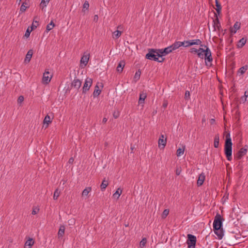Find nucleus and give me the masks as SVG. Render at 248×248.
<instances>
[{
	"label": "nucleus",
	"instance_id": "15",
	"mask_svg": "<svg viewBox=\"0 0 248 248\" xmlns=\"http://www.w3.org/2000/svg\"><path fill=\"white\" fill-rule=\"evenodd\" d=\"M32 54H33L32 50H31V49L29 50L26 55V57H25V59L24 60L25 62L28 63L31 61V59L32 57Z\"/></svg>",
	"mask_w": 248,
	"mask_h": 248
},
{
	"label": "nucleus",
	"instance_id": "61",
	"mask_svg": "<svg viewBox=\"0 0 248 248\" xmlns=\"http://www.w3.org/2000/svg\"><path fill=\"white\" fill-rule=\"evenodd\" d=\"M216 39H217L216 37L215 36H214L213 38V41H214L215 42Z\"/></svg>",
	"mask_w": 248,
	"mask_h": 248
},
{
	"label": "nucleus",
	"instance_id": "10",
	"mask_svg": "<svg viewBox=\"0 0 248 248\" xmlns=\"http://www.w3.org/2000/svg\"><path fill=\"white\" fill-rule=\"evenodd\" d=\"M172 49L171 46L166 47L164 49H159V52L161 54L162 57L166 56L169 53L171 52L172 51Z\"/></svg>",
	"mask_w": 248,
	"mask_h": 248
},
{
	"label": "nucleus",
	"instance_id": "26",
	"mask_svg": "<svg viewBox=\"0 0 248 248\" xmlns=\"http://www.w3.org/2000/svg\"><path fill=\"white\" fill-rule=\"evenodd\" d=\"M122 193V189L118 188L116 192L113 194V197L118 199L121 194Z\"/></svg>",
	"mask_w": 248,
	"mask_h": 248
},
{
	"label": "nucleus",
	"instance_id": "14",
	"mask_svg": "<svg viewBox=\"0 0 248 248\" xmlns=\"http://www.w3.org/2000/svg\"><path fill=\"white\" fill-rule=\"evenodd\" d=\"M205 175L203 173H202L201 174L199 175L198 179L197 180V184L198 186H202L204 180H205Z\"/></svg>",
	"mask_w": 248,
	"mask_h": 248
},
{
	"label": "nucleus",
	"instance_id": "58",
	"mask_svg": "<svg viewBox=\"0 0 248 248\" xmlns=\"http://www.w3.org/2000/svg\"><path fill=\"white\" fill-rule=\"evenodd\" d=\"M181 171L179 170H176V173L177 175H179L180 174Z\"/></svg>",
	"mask_w": 248,
	"mask_h": 248
},
{
	"label": "nucleus",
	"instance_id": "33",
	"mask_svg": "<svg viewBox=\"0 0 248 248\" xmlns=\"http://www.w3.org/2000/svg\"><path fill=\"white\" fill-rule=\"evenodd\" d=\"M121 34H122V31L117 30L113 32V37L114 38L117 39L119 37H120Z\"/></svg>",
	"mask_w": 248,
	"mask_h": 248
},
{
	"label": "nucleus",
	"instance_id": "1",
	"mask_svg": "<svg viewBox=\"0 0 248 248\" xmlns=\"http://www.w3.org/2000/svg\"><path fill=\"white\" fill-rule=\"evenodd\" d=\"M204 48L202 47L199 49L197 55L200 58L203 59L204 58L206 65L210 66L212 61L211 53L210 49L206 46H204Z\"/></svg>",
	"mask_w": 248,
	"mask_h": 248
},
{
	"label": "nucleus",
	"instance_id": "32",
	"mask_svg": "<svg viewBox=\"0 0 248 248\" xmlns=\"http://www.w3.org/2000/svg\"><path fill=\"white\" fill-rule=\"evenodd\" d=\"M51 123V118L50 117V116L48 115H47L45 117V119L44 120V124H46L47 125H46V127L47 126V125Z\"/></svg>",
	"mask_w": 248,
	"mask_h": 248
},
{
	"label": "nucleus",
	"instance_id": "57",
	"mask_svg": "<svg viewBox=\"0 0 248 248\" xmlns=\"http://www.w3.org/2000/svg\"><path fill=\"white\" fill-rule=\"evenodd\" d=\"M107 121V119L106 118H104L102 120V122L103 123H106Z\"/></svg>",
	"mask_w": 248,
	"mask_h": 248
},
{
	"label": "nucleus",
	"instance_id": "4",
	"mask_svg": "<svg viewBox=\"0 0 248 248\" xmlns=\"http://www.w3.org/2000/svg\"><path fill=\"white\" fill-rule=\"evenodd\" d=\"M224 218L218 214V239H222L224 235V231L223 229V222Z\"/></svg>",
	"mask_w": 248,
	"mask_h": 248
},
{
	"label": "nucleus",
	"instance_id": "38",
	"mask_svg": "<svg viewBox=\"0 0 248 248\" xmlns=\"http://www.w3.org/2000/svg\"><path fill=\"white\" fill-rule=\"evenodd\" d=\"M38 25H39L38 21L34 20L32 22V26L31 27V30H33L36 29Z\"/></svg>",
	"mask_w": 248,
	"mask_h": 248
},
{
	"label": "nucleus",
	"instance_id": "30",
	"mask_svg": "<svg viewBox=\"0 0 248 248\" xmlns=\"http://www.w3.org/2000/svg\"><path fill=\"white\" fill-rule=\"evenodd\" d=\"M108 181H106L105 179L103 180L100 186L101 190L104 191L107 186H108Z\"/></svg>",
	"mask_w": 248,
	"mask_h": 248
},
{
	"label": "nucleus",
	"instance_id": "20",
	"mask_svg": "<svg viewBox=\"0 0 248 248\" xmlns=\"http://www.w3.org/2000/svg\"><path fill=\"white\" fill-rule=\"evenodd\" d=\"M34 241L32 238H29L25 244V248H31V247L33 245Z\"/></svg>",
	"mask_w": 248,
	"mask_h": 248
},
{
	"label": "nucleus",
	"instance_id": "45",
	"mask_svg": "<svg viewBox=\"0 0 248 248\" xmlns=\"http://www.w3.org/2000/svg\"><path fill=\"white\" fill-rule=\"evenodd\" d=\"M24 101V97L22 95L19 96L18 99H17V103L18 104H21Z\"/></svg>",
	"mask_w": 248,
	"mask_h": 248
},
{
	"label": "nucleus",
	"instance_id": "29",
	"mask_svg": "<svg viewBox=\"0 0 248 248\" xmlns=\"http://www.w3.org/2000/svg\"><path fill=\"white\" fill-rule=\"evenodd\" d=\"M29 7V3L25 1L22 3V4L21 6L20 7V11L22 12H25L27 8H28Z\"/></svg>",
	"mask_w": 248,
	"mask_h": 248
},
{
	"label": "nucleus",
	"instance_id": "7",
	"mask_svg": "<svg viewBox=\"0 0 248 248\" xmlns=\"http://www.w3.org/2000/svg\"><path fill=\"white\" fill-rule=\"evenodd\" d=\"M93 80L92 78H87L84 82L83 87L82 88V93H86L88 91L92 85Z\"/></svg>",
	"mask_w": 248,
	"mask_h": 248
},
{
	"label": "nucleus",
	"instance_id": "49",
	"mask_svg": "<svg viewBox=\"0 0 248 248\" xmlns=\"http://www.w3.org/2000/svg\"><path fill=\"white\" fill-rule=\"evenodd\" d=\"M221 10V6L220 4L218 3V16H220Z\"/></svg>",
	"mask_w": 248,
	"mask_h": 248
},
{
	"label": "nucleus",
	"instance_id": "19",
	"mask_svg": "<svg viewBox=\"0 0 248 248\" xmlns=\"http://www.w3.org/2000/svg\"><path fill=\"white\" fill-rule=\"evenodd\" d=\"M65 227L63 225H61L60 227L58 233V237L59 238L62 237L64 233Z\"/></svg>",
	"mask_w": 248,
	"mask_h": 248
},
{
	"label": "nucleus",
	"instance_id": "40",
	"mask_svg": "<svg viewBox=\"0 0 248 248\" xmlns=\"http://www.w3.org/2000/svg\"><path fill=\"white\" fill-rule=\"evenodd\" d=\"M181 43H182V46L187 47L191 46L190 40L184 42H181Z\"/></svg>",
	"mask_w": 248,
	"mask_h": 248
},
{
	"label": "nucleus",
	"instance_id": "6",
	"mask_svg": "<svg viewBox=\"0 0 248 248\" xmlns=\"http://www.w3.org/2000/svg\"><path fill=\"white\" fill-rule=\"evenodd\" d=\"M196 242V237L195 236L188 234H187V240L186 243L188 248H195Z\"/></svg>",
	"mask_w": 248,
	"mask_h": 248
},
{
	"label": "nucleus",
	"instance_id": "52",
	"mask_svg": "<svg viewBox=\"0 0 248 248\" xmlns=\"http://www.w3.org/2000/svg\"><path fill=\"white\" fill-rule=\"evenodd\" d=\"M168 106V102L166 101H164L163 102V107L164 108H166Z\"/></svg>",
	"mask_w": 248,
	"mask_h": 248
},
{
	"label": "nucleus",
	"instance_id": "35",
	"mask_svg": "<svg viewBox=\"0 0 248 248\" xmlns=\"http://www.w3.org/2000/svg\"><path fill=\"white\" fill-rule=\"evenodd\" d=\"M247 69H248V66L247 65H245V66H242V67H241L239 69V70L238 71V73H240L241 75H242L244 73H245V72L247 71Z\"/></svg>",
	"mask_w": 248,
	"mask_h": 248
},
{
	"label": "nucleus",
	"instance_id": "3",
	"mask_svg": "<svg viewBox=\"0 0 248 248\" xmlns=\"http://www.w3.org/2000/svg\"><path fill=\"white\" fill-rule=\"evenodd\" d=\"M226 141L225 143L224 152L227 159L231 161L232 159V142L230 138V134H228L226 136Z\"/></svg>",
	"mask_w": 248,
	"mask_h": 248
},
{
	"label": "nucleus",
	"instance_id": "12",
	"mask_svg": "<svg viewBox=\"0 0 248 248\" xmlns=\"http://www.w3.org/2000/svg\"><path fill=\"white\" fill-rule=\"evenodd\" d=\"M147 97L146 93L142 92L140 93V97L138 101V103L139 105L141 104L142 106H143V104H144L145 99Z\"/></svg>",
	"mask_w": 248,
	"mask_h": 248
},
{
	"label": "nucleus",
	"instance_id": "9",
	"mask_svg": "<svg viewBox=\"0 0 248 248\" xmlns=\"http://www.w3.org/2000/svg\"><path fill=\"white\" fill-rule=\"evenodd\" d=\"M90 57V54L87 52H84L83 56L81 57L80 60V64H83L84 66H86L89 61Z\"/></svg>",
	"mask_w": 248,
	"mask_h": 248
},
{
	"label": "nucleus",
	"instance_id": "34",
	"mask_svg": "<svg viewBox=\"0 0 248 248\" xmlns=\"http://www.w3.org/2000/svg\"><path fill=\"white\" fill-rule=\"evenodd\" d=\"M147 241V239L146 238H143L140 243V248H143L146 246Z\"/></svg>",
	"mask_w": 248,
	"mask_h": 248
},
{
	"label": "nucleus",
	"instance_id": "63",
	"mask_svg": "<svg viewBox=\"0 0 248 248\" xmlns=\"http://www.w3.org/2000/svg\"><path fill=\"white\" fill-rule=\"evenodd\" d=\"M205 121V119H203L202 120V123L204 122Z\"/></svg>",
	"mask_w": 248,
	"mask_h": 248
},
{
	"label": "nucleus",
	"instance_id": "55",
	"mask_svg": "<svg viewBox=\"0 0 248 248\" xmlns=\"http://www.w3.org/2000/svg\"><path fill=\"white\" fill-rule=\"evenodd\" d=\"M215 6H216V7H214V9L217 12V0H215Z\"/></svg>",
	"mask_w": 248,
	"mask_h": 248
},
{
	"label": "nucleus",
	"instance_id": "48",
	"mask_svg": "<svg viewBox=\"0 0 248 248\" xmlns=\"http://www.w3.org/2000/svg\"><path fill=\"white\" fill-rule=\"evenodd\" d=\"M38 212H39V209L38 208H34L32 210L31 214L32 215H36V214L38 213Z\"/></svg>",
	"mask_w": 248,
	"mask_h": 248
},
{
	"label": "nucleus",
	"instance_id": "18",
	"mask_svg": "<svg viewBox=\"0 0 248 248\" xmlns=\"http://www.w3.org/2000/svg\"><path fill=\"white\" fill-rule=\"evenodd\" d=\"M125 63L124 61H121L119 63L117 67V71L118 72H122L123 71V68L124 66Z\"/></svg>",
	"mask_w": 248,
	"mask_h": 248
},
{
	"label": "nucleus",
	"instance_id": "2",
	"mask_svg": "<svg viewBox=\"0 0 248 248\" xmlns=\"http://www.w3.org/2000/svg\"><path fill=\"white\" fill-rule=\"evenodd\" d=\"M158 50L159 49H149L148 53L145 56L146 58L159 62H163L164 61V58H162Z\"/></svg>",
	"mask_w": 248,
	"mask_h": 248
},
{
	"label": "nucleus",
	"instance_id": "54",
	"mask_svg": "<svg viewBox=\"0 0 248 248\" xmlns=\"http://www.w3.org/2000/svg\"><path fill=\"white\" fill-rule=\"evenodd\" d=\"M98 19V16L97 15H95L94 16V21H97Z\"/></svg>",
	"mask_w": 248,
	"mask_h": 248
},
{
	"label": "nucleus",
	"instance_id": "53",
	"mask_svg": "<svg viewBox=\"0 0 248 248\" xmlns=\"http://www.w3.org/2000/svg\"><path fill=\"white\" fill-rule=\"evenodd\" d=\"M74 160V158H73V157H71V158L69 159V163L72 164V163H73Z\"/></svg>",
	"mask_w": 248,
	"mask_h": 248
},
{
	"label": "nucleus",
	"instance_id": "37",
	"mask_svg": "<svg viewBox=\"0 0 248 248\" xmlns=\"http://www.w3.org/2000/svg\"><path fill=\"white\" fill-rule=\"evenodd\" d=\"M141 72L140 70H139L138 71H137L135 74L134 79L136 82L137 80H138L140 77Z\"/></svg>",
	"mask_w": 248,
	"mask_h": 248
},
{
	"label": "nucleus",
	"instance_id": "16",
	"mask_svg": "<svg viewBox=\"0 0 248 248\" xmlns=\"http://www.w3.org/2000/svg\"><path fill=\"white\" fill-rule=\"evenodd\" d=\"M241 24L239 22H236L233 27L231 29V31L232 33H235L240 28Z\"/></svg>",
	"mask_w": 248,
	"mask_h": 248
},
{
	"label": "nucleus",
	"instance_id": "36",
	"mask_svg": "<svg viewBox=\"0 0 248 248\" xmlns=\"http://www.w3.org/2000/svg\"><path fill=\"white\" fill-rule=\"evenodd\" d=\"M55 26V24L54 23V22H53V21H51L50 22V23L48 24L46 26V31H50L51 30H52L54 27Z\"/></svg>",
	"mask_w": 248,
	"mask_h": 248
},
{
	"label": "nucleus",
	"instance_id": "60",
	"mask_svg": "<svg viewBox=\"0 0 248 248\" xmlns=\"http://www.w3.org/2000/svg\"><path fill=\"white\" fill-rule=\"evenodd\" d=\"M159 138L165 139V137H164V136L163 135H161L160 136V137H159Z\"/></svg>",
	"mask_w": 248,
	"mask_h": 248
},
{
	"label": "nucleus",
	"instance_id": "28",
	"mask_svg": "<svg viewBox=\"0 0 248 248\" xmlns=\"http://www.w3.org/2000/svg\"><path fill=\"white\" fill-rule=\"evenodd\" d=\"M246 43V39L244 38L241 39L237 44V47L239 48L242 47Z\"/></svg>",
	"mask_w": 248,
	"mask_h": 248
},
{
	"label": "nucleus",
	"instance_id": "27",
	"mask_svg": "<svg viewBox=\"0 0 248 248\" xmlns=\"http://www.w3.org/2000/svg\"><path fill=\"white\" fill-rule=\"evenodd\" d=\"M182 46V43L181 42H176L174 44H173L172 45H171V46L172 47V49L173 50H174L177 48H178L179 47Z\"/></svg>",
	"mask_w": 248,
	"mask_h": 248
},
{
	"label": "nucleus",
	"instance_id": "17",
	"mask_svg": "<svg viewBox=\"0 0 248 248\" xmlns=\"http://www.w3.org/2000/svg\"><path fill=\"white\" fill-rule=\"evenodd\" d=\"M166 143H167L166 139H162V138L159 139L158 142L159 147H160L161 146H162V148H164L166 145Z\"/></svg>",
	"mask_w": 248,
	"mask_h": 248
},
{
	"label": "nucleus",
	"instance_id": "50",
	"mask_svg": "<svg viewBox=\"0 0 248 248\" xmlns=\"http://www.w3.org/2000/svg\"><path fill=\"white\" fill-rule=\"evenodd\" d=\"M31 33V31H29V29H28L25 32V36L27 37H28L30 36Z\"/></svg>",
	"mask_w": 248,
	"mask_h": 248
},
{
	"label": "nucleus",
	"instance_id": "31",
	"mask_svg": "<svg viewBox=\"0 0 248 248\" xmlns=\"http://www.w3.org/2000/svg\"><path fill=\"white\" fill-rule=\"evenodd\" d=\"M50 0H42L40 4V7L43 10L44 8L46 6L47 4L49 3Z\"/></svg>",
	"mask_w": 248,
	"mask_h": 248
},
{
	"label": "nucleus",
	"instance_id": "64",
	"mask_svg": "<svg viewBox=\"0 0 248 248\" xmlns=\"http://www.w3.org/2000/svg\"><path fill=\"white\" fill-rule=\"evenodd\" d=\"M121 26H119L117 27V29H121Z\"/></svg>",
	"mask_w": 248,
	"mask_h": 248
},
{
	"label": "nucleus",
	"instance_id": "43",
	"mask_svg": "<svg viewBox=\"0 0 248 248\" xmlns=\"http://www.w3.org/2000/svg\"><path fill=\"white\" fill-rule=\"evenodd\" d=\"M185 98L186 100H188L190 98V93L189 91H186L185 92Z\"/></svg>",
	"mask_w": 248,
	"mask_h": 248
},
{
	"label": "nucleus",
	"instance_id": "46",
	"mask_svg": "<svg viewBox=\"0 0 248 248\" xmlns=\"http://www.w3.org/2000/svg\"><path fill=\"white\" fill-rule=\"evenodd\" d=\"M199 51V49H197L195 48H192L190 49V52L192 53H198Z\"/></svg>",
	"mask_w": 248,
	"mask_h": 248
},
{
	"label": "nucleus",
	"instance_id": "56",
	"mask_svg": "<svg viewBox=\"0 0 248 248\" xmlns=\"http://www.w3.org/2000/svg\"><path fill=\"white\" fill-rule=\"evenodd\" d=\"M215 122V119H211V120H210V123H211V124H214Z\"/></svg>",
	"mask_w": 248,
	"mask_h": 248
},
{
	"label": "nucleus",
	"instance_id": "62",
	"mask_svg": "<svg viewBox=\"0 0 248 248\" xmlns=\"http://www.w3.org/2000/svg\"><path fill=\"white\" fill-rule=\"evenodd\" d=\"M244 94H246V95H248V91H246L245 92V93Z\"/></svg>",
	"mask_w": 248,
	"mask_h": 248
},
{
	"label": "nucleus",
	"instance_id": "11",
	"mask_svg": "<svg viewBox=\"0 0 248 248\" xmlns=\"http://www.w3.org/2000/svg\"><path fill=\"white\" fill-rule=\"evenodd\" d=\"M247 149L245 148H241L239 152L235 155V157L237 159H240L241 157L246 154Z\"/></svg>",
	"mask_w": 248,
	"mask_h": 248
},
{
	"label": "nucleus",
	"instance_id": "22",
	"mask_svg": "<svg viewBox=\"0 0 248 248\" xmlns=\"http://www.w3.org/2000/svg\"><path fill=\"white\" fill-rule=\"evenodd\" d=\"M185 149V146L183 145L182 148H179L177 150L176 155L177 156H180L184 154Z\"/></svg>",
	"mask_w": 248,
	"mask_h": 248
},
{
	"label": "nucleus",
	"instance_id": "51",
	"mask_svg": "<svg viewBox=\"0 0 248 248\" xmlns=\"http://www.w3.org/2000/svg\"><path fill=\"white\" fill-rule=\"evenodd\" d=\"M217 138L216 137L215 138L214 140V146L215 148H217Z\"/></svg>",
	"mask_w": 248,
	"mask_h": 248
},
{
	"label": "nucleus",
	"instance_id": "8",
	"mask_svg": "<svg viewBox=\"0 0 248 248\" xmlns=\"http://www.w3.org/2000/svg\"><path fill=\"white\" fill-rule=\"evenodd\" d=\"M49 75V71L46 70L43 74V77L42 78V83L43 84H47L50 81V80L52 78V75H50V76Z\"/></svg>",
	"mask_w": 248,
	"mask_h": 248
},
{
	"label": "nucleus",
	"instance_id": "39",
	"mask_svg": "<svg viewBox=\"0 0 248 248\" xmlns=\"http://www.w3.org/2000/svg\"><path fill=\"white\" fill-rule=\"evenodd\" d=\"M60 192L59 191L58 189H57L54 192V195H53V199L54 200H57L60 195Z\"/></svg>",
	"mask_w": 248,
	"mask_h": 248
},
{
	"label": "nucleus",
	"instance_id": "13",
	"mask_svg": "<svg viewBox=\"0 0 248 248\" xmlns=\"http://www.w3.org/2000/svg\"><path fill=\"white\" fill-rule=\"evenodd\" d=\"M81 85V81L78 79L75 78L72 82V87H74L77 90L80 88Z\"/></svg>",
	"mask_w": 248,
	"mask_h": 248
},
{
	"label": "nucleus",
	"instance_id": "24",
	"mask_svg": "<svg viewBox=\"0 0 248 248\" xmlns=\"http://www.w3.org/2000/svg\"><path fill=\"white\" fill-rule=\"evenodd\" d=\"M101 90L99 89V87L98 85L97 84L95 87V89L94 90L93 95L94 97L98 96L101 93Z\"/></svg>",
	"mask_w": 248,
	"mask_h": 248
},
{
	"label": "nucleus",
	"instance_id": "25",
	"mask_svg": "<svg viewBox=\"0 0 248 248\" xmlns=\"http://www.w3.org/2000/svg\"><path fill=\"white\" fill-rule=\"evenodd\" d=\"M191 46L194 45H200L202 47L203 46L202 45V41L200 39L191 40H190Z\"/></svg>",
	"mask_w": 248,
	"mask_h": 248
},
{
	"label": "nucleus",
	"instance_id": "23",
	"mask_svg": "<svg viewBox=\"0 0 248 248\" xmlns=\"http://www.w3.org/2000/svg\"><path fill=\"white\" fill-rule=\"evenodd\" d=\"M92 188L91 187H87L85 188L82 192V196H87L88 194L91 191Z\"/></svg>",
	"mask_w": 248,
	"mask_h": 248
},
{
	"label": "nucleus",
	"instance_id": "42",
	"mask_svg": "<svg viewBox=\"0 0 248 248\" xmlns=\"http://www.w3.org/2000/svg\"><path fill=\"white\" fill-rule=\"evenodd\" d=\"M247 97L248 95H246V94H244V96L241 97L240 102L243 103H244L247 101Z\"/></svg>",
	"mask_w": 248,
	"mask_h": 248
},
{
	"label": "nucleus",
	"instance_id": "21",
	"mask_svg": "<svg viewBox=\"0 0 248 248\" xmlns=\"http://www.w3.org/2000/svg\"><path fill=\"white\" fill-rule=\"evenodd\" d=\"M213 231L216 235H217V214L215 216L213 222Z\"/></svg>",
	"mask_w": 248,
	"mask_h": 248
},
{
	"label": "nucleus",
	"instance_id": "47",
	"mask_svg": "<svg viewBox=\"0 0 248 248\" xmlns=\"http://www.w3.org/2000/svg\"><path fill=\"white\" fill-rule=\"evenodd\" d=\"M119 115H120V114H119V111H117V112L115 111L113 114L114 118L115 119L117 118L119 116Z\"/></svg>",
	"mask_w": 248,
	"mask_h": 248
},
{
	"label": "nucleus",
	"instance_id": "59",
	"mask_svg": "<svg viewBox=\"0 0 248 248\" xmlns=\"http://www.w3.org/2000/svg\"><path fill=\"white\" fill-rule=\"evenodd\" d=\"M130 149H131V151L132 152L133 151V150L135 149V147L131 146Z\"/></svg>",
	"mask_w": 248,
	"mask_h": 248
},
{
	"label": "nucleus",
	"instance_id": "41",
	"mask_svg": "<svg viewBox=\"0 0 248 248\" xmlns=\"http://www.w3.org/2000/svg\"><path fill=\"white\" fill-rule=\"evenodd\" d=\"M169 210L168 209H165L162 214V218H165L168 215Z\"/></svg>",
	"mask_w": 248,
	"mask_h": 248
},
{
	"label": "nucleus",
	"instance_id": "44",
	"mask_svg": "<svg viewBox=\"0 0 248 248\" xmlns=\"http://www.w3.org/2000/svg\"><path fill=\"white\" fill-rule=\"evenodd\" d=\"M89 7V2L87 1H86L83 5V8L87 10V9H88Z\"/></svg>",
	"mask_w": 248,
	"mask_h": 248
},
{
	"label": "nucleus",
	"instance_id": "5",
	"mask_svg": "<svg viewBox=\"0 0 248 248\" xmlns=\"http://www.w3.org/2000/svg\"><path fill=\"white\" fill-rule=\"evenodd\" d=\"M215 18L211 19V21L208 22V28L210 33H215L216 27L217 26V14L214 12Z\"/></svg>",
	"mask_w": 248,
	"mask_h": 248
}]
</instances>
